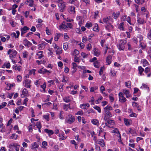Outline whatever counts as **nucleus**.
I'll return each instance as SVG.
<instances>
[{"instance_id": "f257e3e1", "label": "nucleus", "mask_w": 151, "mask_h": 151, "mask_svg": "<svg viewBox=\"0 0 151 151\" xmlns=\"http://www.w3.org/2000/svg\"><path fill=\"white\" fill-rule=\"evenodd\" d=\"M127 43V41L125 40H121L118 45V47L119 50H124L125 46L124 45Z\"/></svg>"}, {"instance_id": "f03ea898", "label": "nucleus", "mask_w": 151, "mask_h": 151, "mask_svg": "<svg viewBox=\"0 0 151 151\" xmlns=\"http://www.w3.org/2000/svg\"><path fill=\"white\" fill-rule=\"evenodd\" d=\"M111 133H114V134L116 135L118 138V141L121 143L122 142V140L121 137V134L119 132V129L117 128H115L114 129L111 131Z\"/></svg>"}, {"instance_id": "7ed1b4c3", "label": "nucleus", "mask_w": 151, "mask_h": 151, "mask_svg": "<svg viewBox=\"0 0 151 151\" xmlns=\"http://www.w3.org/2000/svg\"><path fill=\"white\" fill-rule=\"evenodd\" d=\"M58 5L61 11L63 12L65 7V4L63 0H59L57 1Z\"/></svg>"}, {"instance_id": "20e7f679", "label": "nucleus", "mask_w": 151, "mask_h": 151, "mask_svg": "<svg viewBox=\"0 0 151 151\" xmlns=\"http://www.w3.org/2000/svg\"><path fill=\"white\" fill-rule=\"evenodd\" d=\"M31 80L28 79L24 78L23 82V84L24 87L27 88H30L31 86Z\"/></svg>"}, {"instance_id": "39448f33", "label": "nucleus", "mask_w": 151, "mask_h": 151, "mask_svg": "<svg viewBox=\"0 0 151 151\" xmlns=\"http://www.w3.org/2000/svg\"><path fill=\"white\" fill-rule=\"evenodd\" d=\"M75 120L74 117L71 115H68L66 117L65 122L69 124H71Z\"/></svg>"}, {"instance_id": "423d86ee", "label": "nucleus", "mask_w": 151, "mask_h": 151, "mask_svg": "<svg viewBox=\"0 0 151 151\" xmlns=\"http://www.w3.org/2000/svg\"><path fill=\"white\" fill-rule=\"evenodd\" d=\"M76 50H74L73 52L72 53V55H73V58H74V62L72 63L73 65V70L72 71V72L73 74L75 73L76 72V70H75V69L76 68Z\"/></svg>"}, {"instance_id": "0eeeda50", "label": "nucleus", "mask_w": 151, "mask_h": 151, "mask_svg": "<svg viewBox=\"0 0 151 151\" xmlns=\"http://www.w3.org/2000/svg\"><path fill=\"white\" fill-rule=\"evenodd\" d=\"M119 101L122 103H124L126 101L127 99L124 96V94L122 92H120L119 94Z\"/></svg>"}, {"instance_id": "6e6552de", "label": "nucleus", "mask_w": 151, "mask_h": 151, "mask_svg": "<svg viewBox=\"0 0 151 151\" xmlns=\"http://www.w3.org/2000/svg\"><path fill=\"white\" fill-rule=\"evenodd\" d=\"M104 119L105 120H107L109 117H111L112 115L111 112L109 111H104Z\"/></svg>"}, {"instance_id": "1a4fd4ad", "label": "nucleus", "mask_w": 151, "mask_h": 151, "mask_svg": "<svg viewBox=\"0 0 151 151\" xmlns=\"http://www.w3.org/2000/svg\"><path fill=\"white\" fill-rule=\"evenodd\" d=\"M28 96V91L27 89L24 88L22 91V93L21 94V97L23 98L27 96Z\"/></svg>"}, {"instance_id": "9d476101", "label": "nucleus", "mask_w": 151, "mask_h": 151, "mask_svg": "<svg viewBox=\"0 0 151 151\" xmlns=\"http://www.w3.org/2000/svg\"><path fill=\"white\" fill-rule=\"evenodd\" d=\"M114 124V122L112 120H109L106 123V125L109 128H112Z\"/></svg>"}, {"instance_id": "9b49d317", "label": "nucleus", "mask_w": 151, "mask_h": 151, "mask_svg": "<svg viewBox=\"0 0 151 151\" xmlns=\"http://www.w3.org/2000/svg\"><path fill=\"white\" fill-rule=\"evenodd\" d=\"M47 44L46 42H43L39 44L37 46L38 49L39 50H43L45 48L46 45Z\"/></svg>"}, {"instance_id": "f8f14e48", "label": "nucleus", "mask_w": 151, "mask_h": 151, "mask_svg": "<svg viewBox=\"0 0 151 151\" xmlns=\"http://www.w3.org/2000/svg\"><path fill=\"white\" fill-rule=\"evenodd\" d=\"M10 146L14 147L16 151H19V150L20 145L17 143H12L10 144Z\"/></svg>"}, {"instance_id": "ddd939ff", "label": "nucleus", "mask_w": 151, "mask_h": 151, "mask_svg": "<svg viewBox=\"0 0 151 151\" xmlns=\"http://www.w3.org/2000/svg\"><path fill=\"white\" fill-rule=\"evenodd\" d=\"M137 21L139 24H143L146 23V21L143 18L139 17H137Z\"/></svg>"}, {"instance_id": "4468645a", "label": "nucleus", "mask_w": 151, "mask_h": 151, "mask_svg": "<svg viewBox=\"0 0 151 151\" xmlns=\"http://www.w3.org/2000/svg\"><path fill=\"white\" fill-rule=\"evenodd\" d=\"M43 53V52L42 51H40L38 52L36 54L37 58L40 59L43 57L44 56Z\"/></svg>"}, {"instance_id": "2eb2a0df", "label": "nucleus", "mask_w": 151, "mask_h": 151, "mask_svg": "<svg viewBox=\"0 0 151 151\" xmlns=\"http://www.w3.org/2000/svg\"><path fill=\"white\" fill-rule=\"evenodd\" d=\"M67 28H68V26L67 25L66 23L65 22H63L62 24L59 26V29L60 30L66 29Z\"/></svg>"}, {"instance_id": "dca6fc26", "label": "nucleus", "mask_w": 151, "mask_h": 151, "mask_svg": "<svg viewBox=\"0 0 151 151\" xmlns=\"http://www.w3.org/2000/svg\"><path fill=\"white\" fill-rule=\"evenodd\" d=\"M38 72L39 73L41 74H45L47 72H48L49 74H50L52 72V71L51 70H48L46 69L42 68L38 70Z\"/></svg>"}, {"instance_id": "f3484780", "label": "nucleus", "mask_w": 151, "mask_h": 151, "mask_svg": "<svg viewBox=\"0 0 151 151\" xmlns=\"http://www.w3.org/2000/svg\"><path fill=\"white\" fill-rule=\"evenodd\" d=\"M13 68L16 71L20 72L22 70V67L19 65H14L13 66Z\"/></svg>"}, {"instance_id": "a211bd4d", "label": "nucleus", "mask_w": 151, "mask_h": 151, "mask_svg": "<svg viewBox=\"0 0 151 151\" xmlns=\"http://www.w3.org/2000/svg\"><path fill=\"white\" fill-rule=\"evenodd\" d=\"M96 142L100 145L102 147H103L105 145L104 141L103 139H100L97 140L96 141Z\"/></svg>"}, {"instance_id": "6ab92c4d", "label": "nucleus", "mask_w": 151, "mask_h": 151, "mask_svg": "<svg viewBox=\"0 0 151 151\" xmlns=\"http://www.w3.org/2000/svg\"><path fill=\"white\" fill-rule=\"evenodd\" d=\"M29 29V28L27 26H24L23 28H21V35L22 36V35L25 33L27 32V31Z\"/></svg>"}, {"instance_id": "aec40b11", "label": "nucleus", "mask_w": 151, "mask_h": 151, "mask_svg": "<svg viewBox=\"0 0 151 151\" xmlns=\"http://www.w3.org/2000/svg\"><path fill=\"white\" fill-rule=\"evenodd\" d=\"M64 133L62 132L59 134V140L61 141L67 138V137L64 136Z\"/></svg>"}, {"instance_id": "412c9836", "label": "nucleus", "mask_w": 151, "mask_h": 151, "mask_svg": "<svg viewBox=\"0 0 151 151\" xmlns=\"http://www.w3.org/2000/svg\"><path fill=\"white\" fill-rule=\"evenodd\" d=\"M25 3L30 6H34V1L33 0H27Z\"/></svg>"}, {"instance_id": "4be33fe9", "label": "nucleus", "mask_w": 151, "mask_h": 151, "mask_svg": "<svg viewBox=\"0 0 151 151\" xmlns=\"http://www.w3.org/2000/svg\"><path fill=\"white\" fill-rule=\"evenodd\" d=\"M123 94H125L127 98H128L130 96L129 92V91L127 89H124L123 91Z\"/></svg>"}, {"instance_id": "5701e85b", "label": "nucleus", "mask_w": 151, "mask_h": 151, "mask_svg": "<svg viewBox=\"0 0 151 151\" xmlns=\"http://www.w3.org/2000/svg\"><path fill=\"white\" fill-rule=\"evenodd\" d=\"M93 51L94 52V55L96 56H99L100 54V52L96 48H94Z\"/></svg>"}, {"instance_id": "b1692460", "label": "nucleus", "mask_w": 151, "mask_h": 151, "mask_svg": "<svg viewBox=\"0 0 151 151\" xmlns=\"http://www.w3.org/2000/svg\"><path fill=\"white\" fill-rule=\"evenodd\" d=\"M89 106L90 105L88 103H86L81 104L80 107L82 109H87V107Z\"/></svg>"}, {"instance_id": "393cba45", "label": "nucleus", "mask_w": 151, "mask_h": 151, "mask_svg": "<svg viewBox=\"0 0 151 151\" xmlns=\"http://www.w3.org/2000/svg\"><path fill=\"white\" fill-rule=\"evenodd\" d=\"M24 45L25 46L29 47L32 45V44L27 39H25L23 41Z\"/></svg>"}, {"instance_id": "a878e982", "label": "nucleus", "mask_w": 151, "mask_h": 151, "mask_svg": "<svg viewBox=\"0 0 151 151\" xmlns=\"http://www.w3.org/2000/svg\"><path fill=\"white\" fill-rule=\"evenodd\" d=\"M112 57L111 55H109L107 57L106 59V62L108 65L111 64V62Z\"/></svg>"}, {"instance_id": "bb28decb", "label": "nucleus", "mask_w": 151, "mask_h": 151, "mask_svg": "<svg viewBox=\"0 0 151 151\" xmlns=\"http://www.w3.org/2000/svg\"><path fill=\"white\" fill-rule=\"evenodd\" d=\"M124 121L125 125L127 126L130 125L132 122L131 120L125 118L124 119Z\"/></svg>"}, {"instance_id": "cd10ccee", "label": "nucleus", "mask_w": 151, "mask_h": 151, "mask_svg": "<svg viewBox=\"0 0 151 151\" xmlns=\"http://www.w3.org/2000/svg\"><path fill=\"white\" fill-rule=\"evenodd\" d=\"M141 62L143 64V65L144 67H145L149 65V63L145 59L142 60L141 61Z\"/></svg>"}, {"instance_id": "c85d7f7f", "label": "nucleus", "mask_w": 151, "mask_h": 151, "mask_svg": "<svg viewBox=\"0 0 151 151\" xmlns=\"http://www.w3.org/2000/svg\"><path fill=\"white\" fill-rule=\"evenodd\" d=\"M39 146L36 142H35L31 145V148L32 149H35L38 147Z\"/></svg>"}, {"instance_id": "c756f323", "label": "nucleus", "mask_w": 151, "mask_h": 151, "mask_svg": "<svg viewBox=\"0 0 151 151\" xmlns=\"http://www.w3.org/2000/svg\"><path fill=\"white\" fill-rule=\"evenodd\" d=\"M75 7L70 6V7L69 12L70 14H74L75 13Z\"/></svg>"}, {"instance_id": "7c9ffc66", "label": "nucleus", "mask_w": 151, "mask_h": 151, "mask_svg": "<svg viewBox=\"0 0 151 151\" xmlns=\"http://www.w3.org/2000/svg\"><path fill=\"white\" fill-rule=\"evenodd\" d=\"M56 54L57 55H59L62 52L63 50L61 48L59 47V48L55 50Z\"/></svg>"}, {"instance_id": "2f4dec72", "label": "nucleus", "mask_w": 151, "mask_h": 151, "mask_svg": "<svg viewBox=\"0 0 151 151\" xmlns=\"http://www.w3.org/2000/svg\"><path fill=\"white\" fill-rule=\"evenodd\" d=\"M120 14V12H113L112 15L114 16V19H116L119 17Z\"/></svg>"}, {"instance_id": "473e14b6", "label": "nucleus", "mask_w": 151, "mask_h": 151, "mask_svg": "<svg viewBox=\"0 0 151 151\" xmlns=\"http://www.w3.org/2000/svg\"><path fill=\"white\" fill-rule=\"evenodd\" d=\"M63 101L66 103H68L70 101V99L69 97L68 96H67L65 97H64L63 98Z\"/></svg>"}, {"instance_id": "72a5a7b5", "label": "nucleus", "mask_w": 151, "mask_h": 151, "mask_svg": "<svg viewBox=\"0 0 151 151\" xmlns=\"http://www.w3.org/2000/svg\"><path fill=\"white\" fill-rule=\"evenodd\" d=\"M45 131L46 133H48L49 135H51L54 133V132L52 130H49L47 129H45Z\"/></svg>"}, {"instance_id": "f704fd0d", "label": "nucleus", "mask_w": 151, "mask_h": 151, "mask_svg": "<svg viewBox=\"0 0 151 151\" xmlns=\"http://www.w3.org/2000/svg\"><path fill=\"white\" fill-rule=\"evenodd\" d=\"M63 108L65 111H67L68 109H70V104H64L63 105Z\"/></svg>"}, {"instance_id": "c9c22d12", "label": "nucleus", "mask_w": 151, "mask_h": 151, "mask_svg": "<svg viewBox=\"0 0 151 151\" xmlns=\"http://www.w3.org/2000/svg\"><path fill=\"white\" fill-rule=\"evenodd\" d=\"M127 133L128 134H131L134 135L135 134V131L134 130L131 128H129L128 129V131L127 132Z\"/></svg>"}, {"instance_id": "e433bc0d", "label": "nucleus", "mask_w": 151, "mask_h": 151, "mask_svg": "<svg viewBox=\"0 0 151 151\" xmlns=\"http://www.w3.org/2000/svg\"><path fill=\"white\" fill-rule=\"evenodd\" d=\"M61 35V34L60 33H56L55 35V37L54 38L55 40L56 41H58Z\"/></svg>"}, {"instance_id": "4c0bfd02", "label": "nucleus", "mask_w": 151, "mask_h": 151, "mask_svg": "<svg viewBox=\"0 0 151 151\" xmlns=\"http://www.w3.org/2000/svg\"><path fill=\"white\" fill-rule=\"evenodd\" d=\"M113 110V108L110 106L107 105L106 107L104 108V111H110V110Z\"/></svg>"}, {"instance_id": "58836bf2", "label": "nucleus", "mask_w": 151, "mask_h": 151, "mask_svg": "<svg viewBox=\"0 0 151 151\" xmlns=\"http://www.w3.org/2000/svg\"><path fill=\"white\" fill-rule=\"evenodd\" d=\"M92 123L95 125H98L99 124V121L97 119H93L91 120Z\"/></svg>"}, {"instance_id": "ea45409f", "label": "nucleus", "mask_w": 151, "mask_h": 151, "mask_svg": "<svg viewBox=\"0 0 151 151\" xmlns=\"http://www.w3.org/2000/svg\"><path fill=\"white\" fill-rule=\"evenodd\" d=\"M125 86L127 88H130L131 87V82L130 81L125 82Z\"/></svg>"}, {"instance_id": "a19ab883", "label": "nucleus", "mask_w": 151, "mask_h": 151, "mask_svg": "<svg viewBox=\"0 0 151 151\" xmlns=\"http://www.w3.org/2000/svg\"><path fill=\"white\" fill-rule=\"evenodd\" d=\"M42 147L43 148L46 149L47 147L46 146L47 145V142L45 141H43L42 144Z\"/></svg>"}, {"instance_id": "79ce46f5", "label": "nucleus", "mask_w": 151, "mask_h": 151, "mask_svg": "<svg viewBox=\"0 0 151 151\" xmlns=\"http://www.w3.org/2000/svg\"><path fill=\"white\" fill-rule=\"evenodd\" d=\"M22 76L19 75H18L16 77V81L18 82H20L22 81Z\"/></svg>"}, {"instance_id": "37998d69", "label": "nucleus", "mask_w": 151, "mask_h": 151, "mask_svg": "<svg viewBox=\"0 0 151 151\" xmlns=\"http://www.w3.org/2000/svg\"><path fill=\"white\" fill-rule=\"evenodd\" d=\"M140 88H146L148 91H149V87L147 86V85L145 84H142V86L140 87Z\"/></svg>"}, {"instance_id": "c03bdc74", "label": "nucleus", "mask_w": 151, "mask_h": 151, "mask_svg": "<svg viewBox=\"0 0 151 151\" xmlns=\"http://www.w3.org/2000/svg\"><path fill=\"white\" fill-rule=\"evenodd\" d=\"M138 70L140 75H142V72L144 71V69L141 66L138 67Z\"/></svg>"}, {"instance_id": "a18cd8bd", "label": "nucleus", "mask_w": 151, "mask_h": 151, "mask_svg": "<svg viewBox=\"0 0 151 151\" xmlns=\"http://www.w3.org/2000/svg\"><path fill=\"white\" fill-rule=\"evenodd\" d=\"M124 25V23H120L119 26V28L122 30H124V28L123 27V25Z\"/></svg>"}, {"instance_id": "49530a36", "label": "nucleus", "mask_w": 151, "mask_h": 151, "mask_svg": "<svg viewBox=\"0 0 151 151\" xmlns=\"http://www.w3.org/2000/svg\"><path fill=\"white\" fill-rule=\"evenodd\" d=\"M23 57L24 58H27L28 54L29 53L26 51H24L23 52Z\"/></svg>"}, {"instance_id": "de8ad7c7", "label": "nucleus", "mask_w": 151, "mask_h": 151, "mask_svg": "<svg viewBox=\"0 0 151 151\" xmlns=\"http://www.w3.org/2000/svg\"><path fill=\"white\" fill-rule=\"evenodd\" d=\"M41 88L43 89V91L45 92L46 91L45 88L46 87V84L45 83V82L43 85L40 86Z\"/></svg>"}, {"instance_id": "09e8293b", "label": "nucleus", "mask_w": 151, "mask_h": 151, "mask_svg": "<svg viewBox=\"0 0 151 151\" xmlns=\"http://www.w3.org/2000/svg\"><path fill=\"white\" fill-rule=\"evenodd\" d=\"M93 65L94 67L97 68H98L99 67V65L98 61H96L93 63Z\"/></svg>"}, {"instance_id": "8fccbe9b", "label": "nucleus", "mask_w": 151, "mask_h": 151, "mask_svg": "<svg viewBox=\"0 0 151 151\" xmlns=\"http://www.w3.org/2000/svg\"><path fill=\"white\" fill-rule=\"evenodd\" d=\"M68 79V78L66 76H63V80L62 81L63 82H65L66 83Z\"/></svg>"}, {"instance_id": "3c124183", "label": "nucleus", "mask_w": 151, "mask_h": 151, "mask_svg": "<svg viewBox=\"0 0 151 151\" xmlns=\"http://www.w3.org/2000/svg\"><path fill=\"white\" fill-rule=\"evenodd\" d=\"M43 118L46 119L47 121H49V116L48 114H47L46 115H43Z\"/></svg>"}, {"instance_id": "603ef678", "label": "nucleus", "mask_w": 151, "mask_h": 151, "mask_svg": "<svg viewBox=\"0 0 151 151\" xmlns=\"http://www.w3.org/2000/svg\"><path fill=\"white\" fill-rule=\"evenodd\" d=\"M147 37L149 40H151V29H150L147 34Z\"/></svg>"}, {"instance_id": "864d4df0", "label": "nucleus", "mask_w": 151, "mask_h": 151, "mask_svg": "<svg viewBox=\"0 0 151 151\" xmlns=\"http://www.w3.org/2000/svg\"><path fill=\"white\" fill-rule=\"evenodd\" d=\"M93 108L96 110H97L99 113H101V110L99 107L96 106H95L93 107Z\"/></svg>"}, {"instance_id": "5fc2aeb1", "label": "nucleus", "mask_w": 151, "mask_h": 151, "mask_svg": "<svg viewBox=\"0 0 151 151\" xmlns=\"http://www.w3.org/2000/svg\"><path fill=\"white\" fill-rule=\"evenodd\" d=\"M48 50L49 51V52H48V54L49 55L52 56L53 52L52 50V48H49L48 49Z\"/></svg>"}, {"instance_id": "6e6d98bb", "label": "nucleus", "mask_w": 151, "mask_h": 151, "mask_svg": "<svg viewBox=\"0 0 151 151\" xmlns=\"http://www.w3.org/2000/svg\"><path fill=\"white\" fill-rule=\"evenodd\" d=\"M98 87L97 86H95L94 87H92L90 89V91L91 92H93L94 91L98 89Z\"/></svg>"}, {"instance_id": "4d7b16f0", "label": "nucleus", "mask_w": 151, "mask_h": 151, "mask_svg": "<svg viewBox=\"0 0 151 151\" xmlns=\"http://www.w3.org/2000/svg\"><path fill=\"white\" fill-rule=\"evenodd\" d=\"M140 42V45L142 49H145V48L146 46L145 44L143 42Z\"/></svg>"}, {"instance_id": "13d9d810", "label": "nucleus", "mask_w": 151, "mask_h": 151, "mask_svg": "<svg viewBox=\"0 0 151 151\" xmlns=\"http://www.w3.org/2000/svg\"><path fill=\"white\" fill-rule=\"evenodd\" d=\"M18 137V135L16 134H13L11 136V137L12 139H17Z\"/></svg>"}, {"instance_id": "bf43d9fd", "label": "nucleus", "mask_w": 151, "mask_h": 151, "mask_svg": "<svg viewBox=\"0 0 151 151\" xmlns=\"http://www.w3.org/2000/svg\"><path fill=\"white\" fill-rule=\"evenodd\" d=\"M7 103L6 102H3L0 105V109L4 108L6 105Z\"/></svg>"}, {"instance_id": "052dcab7", "label": "nucleus", "mask_w": 151, "mask_h": 151, "mask_svg": "<svg viewBox=\"0 0 151 151\" xmlns=\"http://www.w3.org/2000/svg\"><path fill=\"white\" fill-rule=\"evenodd\" d=\"M93 30L96 32H98L99 31L98 29V25L97 24H96L94 27L93 28Z\"/></svg>"}, {"instance_id": "680f3d73", "label": "nucleus", "mask_w": 151, "mask_h": 151, "mask_svg": "<svg viewBox=\"0 0 151 151\" xmlns=\"http://www.w3.org/2000/svg\"><path fill=\"white\" fill-rule=\"evenodd\" d=\"M35 71H36V70L35 69H33L31 70H30L29 71V75H32V74L35 75Z\"/></svg>"}, {"instance_id": "e2e57ef3", "label": "nucleus", "mask_w": 151, "mask_h": 151, "mask_svg": "<svg viewBox=\"0 0 151 151\" xmlns=\"http://www.w3.org/2000/svg\"><path fill=\"white\" fill-rule=\"evenodd\" d=\"M68 43H64L63 45V48L65 50H66L68 49Z\"/></svg>"}, {"instance_id": "0e129e2a", "label": "nucleus", "mask_w": 151, "mask_h": 151, "mask_svg": "<svg viewBox=\"0 0 151 151\" xmlns=\"http://www.w3.org/2000/svg\"><path fill=\"white\" fill-rule=\"evenodd\" d=\"M92 24L91 22H87L86 23L85 27H86L89 28L92 27Z\"/></svg>"}, {"instance_id": "69168bd1", "label": "nucleus", "mask_w": 151, "mask_h": 151, "mask_svg": "<svg viewBox=\"0 0 151 151\" xmlns=\"http://www.w3.org/2000/svg\"><path fill=\"white\" fill-rule=\"evenodd\" d=\"M92 45L90 43L88 44L86 47V48L87 50H90L91 49Z\"/></svg>"}, {"instance_id": "338daca9", "label": "nucleus", "mask_w": 151, "mask_h": 151, "mask_svg": "<svg viewBox=\"0 0 151 151\" xmlns=\"http://www.w3.org/2000/svg\"><path fill=\"white\" fill-rule=\"evenodd\" d=\"M150 70L151 69L149 67H147L145 68V72L146 73H147L148 72L150 71Z\"/></svg>"}, {"instance_id": "774afa93", "label": "nucleus", "mask_w": 151, "mask_h": 151, "mask_svg": "<svg viewBox=\"0 0 151 151\" xmlns=\"http://www.w3.org/2000/svg\"><path fill=\"white\" fill-rule=\"evenodd\" d=\"M36 125L38 129L41 128V125L40 122H37L36 123Z\"/></svg>"}]
</instances>
